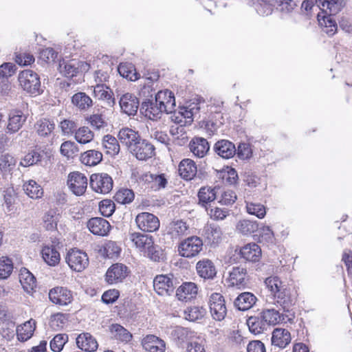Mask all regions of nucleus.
Here are the masks:
<instances>
[{
    "instance_id": "obj_64",
    "label": "nucleus",
    "mask_w": 352,
    "mask_h": 352,
    "mask_svg": "<svg viewBox=\"0 0 352 352\" xmlns=\"http://www.w3.org/2000/svg\"><path fill=\"white\" fill-rule=\"evenodd\" d=\"M99 210L104 217H110L115 211V204L110 199H104L99 204Z\"/></svg>"
},
{
    "instance_id": "obj_42",
    "label": "nucleus",
    "mask_w": 352,
    "mask_h": 352,
    "mask_svg": "<svg viewBox=\"0 0 352 352\" xmlns=\"http://www.w3.org/2000/svg\"><path fill=\"white\" fill-rule=\"evenodd\" d=\"M247 324L250 331L256 335L263 333L267 329L266 323L260 314L249 317L247 320Z\"/></svg>"
},
{
    "instance_id": "obj_62",
    "label": "nucleus",
    "mask_w": 352,
    "mask_h": 352,
    "mask_svg": "<svg viewBox=\"0 0 352 352\" xmlns=\"http://www.w3.org/2000/svg\"><path fill=\"white\" fill-rule=\"evenodd\" d=\"M13 270V263L10 258L2 257L0 258V278L6 279L11 274Z\"/></svg>"
},
{
    "instance_id": "obj_44",
    "label": "nucleus",
    "mask_w": 352,
    "mask_h": 352,
    "mask_svg": "<svg viewBox=\"0 0 352 352\" xmlns=\"http://www.w3.org/2000/svg\"><path fill=\"white\" fill-rule=\"evenodd\" d=\"M102 160V153L96 150H89L82 153L80 156L81 162L89 166L97 165Z\"/></svg>"
},
{
    "instance_id": "obj_16",
    "label": "nucleus",
    "mask_w": 352,
    "mask_h": 352,
    "mask_svg": "<svg viewBox=\"0 0 352 352\" xmlns=\"http://www.w3.org/2000/svg\"><path fill=\"white\" fill-rule=\"evenodd\" d=\"M49 298L53 303L64 306L69 304L73 297L72 292L67 288L57 287L50 291Z\"/></svg>"
},
{
    "instance_id": "obj_48",
    "label": "nucleus",
    "mask_w": 352,
    "mask_h": 352,
    "mask_svg": "<svg viewBox=\"0 0 352 352\" xmlns=\"http://www.w3.org/2000/svg\"><path fill=\"white\" fill-rule=\"evenodd\" d=\"M118 71L123 78L135 81L140 78V74L136 72L134 66L131 63H120Z\"/></svg>"
},
{
    "instance_id": "obj_21",
    "label": "nucleus",
    "mask_w": 352,
    "mask_h": 352,
    "mask_svg": "<svg viewBox=\"0 0 352 352\" xmlns=\"http://www.w3.org/2000/svg\"><path fill=\"white\" fill-rule=\"evenodd\" d=\"M141 111L145 117L152 120H157L160 119L162 116L166 113L163 111V108L159 105V103L155 100H147L142 102Z\"/></svg>"
},
{
    "instance_id": "obj_31",
    "label": "nucleus",
    "mask_w": 352,
    "mask_h": 352,
    "mask_svg": "<svg viewBox=\"0 0 352 352\" xmlns=\"http://www.w3.org/2000/svg\"><path fill=\"white\" fill-rule=\"evenodd\" d=\"M197 294V287L192 282H186L180 285L176 291V296L179 300H189Z\"/></svg>"
},
{
    "instance_id": "obj_29",
    "label": "nucleus",
    "mask_w": 352,
    "mask_h": 352,
    "mask_svg": "<svg viewBox=\"0 0 352 352\" xmlns=\"http://www.w3.org/2000/svg\"><path fill=\"white\" fill-rule=\"evenodd\" d=\"M90 186L95 192L107 194L113 188L112 177H90Z\"/></svg>"
},
{
    "instance_id": "obj_56",
    "label": "nucleus",
    "mask_w": 352,
    "mask_h": 352,
    "mask_svg": "<svg viewBox=\"0 0 352 352\" xmlns=\"http://www.w3.org/2000/svg\"><path fill=\"white\" fill-rule=\"evenodd\" d=\"M199 204L206 207L208 203L214 201L216 198L214 189L202 187L198 192Z\"/></svg>"
},
{
    "instance_id": "obj_39",
    "label": "nucleus",
    "mask_w": 352,
    "mask_h": 352,
    "mask_svg": "<svg viewBox=\"0 0 352 352\" xmlns=\"http://www.w3.org/2000/svg\"><path fill=\"white\" fill-rule=\"evenodd\" d=\"M67 185L74 195H82L87 187V177H69Z\"/></svg>"
},
{
    "instance_id": "obj_14",
    "label": "nucleus",
    "mask_w": 352,
    "mask_h": 352,
    "mask_svg": "<svg viewBox=\"0 0 352 352\" xmlns=\"http://www.w3.org/2000/svg\"><path fill=\"white\" fill-rule=\"evenodd\" d=\"M119 104L123 113L128 116H134L138 111L140 102L135 96L126 93L120 98Z\"/></svg>"
},
{
    "instance_id": "obj_8",
    "label": "nucleus",
    "mask_w": 352,
    "mask_h": 352,
    "mask_svg": "<svg viewBox=\"0 0 352 352\" xmlns=\"http://www.w3.org/2000/svg\"><path fill=\"white\" fill-rule=\"evenodd\" d=\"M153 288L160 296H170L175 290L173 276L172 274L157 275L153 280Z\"/></svg>"
},
{
    "instance_id": "obj_2",
    "label": "nucleus",
    "mask_w": 352,
    "mask_h": 352,
    "mask_svg": "<svg viewBox=\"0 0 352 352\" xmlns=\"http://www.w3.org/2000/svg\"><path fill=\"white\" fill-rule=\"evenodd\" d=\"M204 105V100L196 98L180 108L177 112H174L170 116L171 121L183 127L186 124H190L193 119L199 113L201 109Z\"/></svg>"
},
{
    "instance_id": "obj_15",
    "label": "nucleus",
    "mask_w": 352,
    "mask_h": 352,
    "mask_svg": "<svg viewBox=\"0 0 352 352\" xmlns=\"http://www.w3.org/2000/svg\"><path fill=\"white\" fill-rule=\"evenodd\" d=\"M319 8L326 14L336 15L346 5V0H316Z\"/></svg>"
},
{
    "instance_id": "obj_41",
    "label": "nucleus",
    "mask_w": 352,
    "mask_h": 352,
    "mask_svg": "<svg viewBox=\"0 0 352 352\" xmlns=\"http://www.w3.org/2000/svg\"><path fill=\"white\" fill-rule=\"evenodd\" d=\"M148 191H157L164 188L167 185L166 177H139Z\"/></svg>"
},
{
    "instance_id": "obj_1",
    "label": "nucleus",
    "mask_w": 352,
    "mask_h": 352,
    "mask_svg": "<svg viewBox=\"0 0 352 352\" xmlns=\"http://www.w3.org/2000/svg\"><path fill=\"white\" fill-rule=\"evenodd\" d=\"M265 284L276 299V302L280 305L284 310H289L292 305L289 292L287 287L278 276H270L265 279Z\"/></svg>"
},
{
    "instance_id": "obj_18",
    "label": "nucleus",
    "mask_w": 352,
    "mask_h": 352,
    "mask_svg": "<svg viewBox=\"0 0 352 352\" xmlns=\"http://www.w3.org/2000/svg\"><path fill=\"white\" fill-rule=\"evenodd\" d=\"M227 280L232 286H236L239 288L244 287L248 281L246 269L240 266L233 267L229 272Z\"/></svg>"
},
{
    "instance_id": "obj_17",
    "label": "nucleus",
    "mask_w": 352,
    "mask_h": 352,
    "mask_svg": "<svg viewBox=\"0 0 352 352\" xmlns=\"http://www.w3.org/2000/svg\"><path fill=\"white\" fill-rule=\"evenodd\" d=\"M118 138L129 151L142 139L138 131L129 127L121 129L118 132Z\"/></svg>"
},
{
    "instance_id": "obj_54",
    "label": "nucleus",
    "mask_w": 352,
    "mask_h": 352,
    "mask_svg": "<svg viewBox=\"0 0 352 352\" xmlns=\"http://www.w3.org/2000/svg\"><path fill=\"white\" fill-rule=\"evenodd\" d=\"M143 254L155 262H160L165 258L164 251L159 246L154 245V242L143 252Z\"/></svg>"
},
{
    "instance_id": "obj_50",
    "label": "nucleus",
    "mask_w": 352,
    "mask_h": 352,
    "mask_svg": "<svg viewBox=\"0 0 352 352\" xmlns=\"http://www.w3.org/2000/svg\"><path fill=\"white\" fill-rule=\"evenodd\" d=\"M169 233L173 237L179 238L188 233V226L182 220L173 221L169 226Z\"/></svg>"
},
{
    "instance_id": "obj_35",
    "label": "nucleus",
    "mask_w": 352,
    "mask_h": 352,
    "mask_svg": "<svg viewBox=\"0 0 352 352\" xmlns=\"http://www.w3.org/2000/svg\"><path fill=\"white\" fill-rule=\"evenodd\" d=\"M240 254L246 261L256 262L261 256V250L260 247L254 243H248L241 249Z\"/></svg>"
},
{
    "instance_id": "obj_53",
    "label": "nucleus",
    "mask_w": 352,
    "mask_h": 352,
    "mask_svg": "<svg viewBox=\"0 0 352 352\" xmlns=\"http://www.w3.org/2000/svg\"><path fill=\"white\" fill-rule=\"evenodd\" d=\"M245 208L248 214L258 219L264 218L266 214V208L260 203L245 201Z\"/></svg>"
},
{
    "instance_id": "obj_6",
    "label": "nucleus",
    "mask_w": 352,
    "mask_h": 352,
    "mask_svg": "<svg viewBox=\"0 0 352 352\" xmlns=\"http://www.w3.org/2000/svg\"><path fill=\"white\" fill-rule=\"evenodd\" d=\"M210 312L213 319L223 320L227 314V307L224 297L219 293H212L208 301Z\"/></svg>"
},
{
    "instance_id": "obj_63",
    "label": "nucleus",
    "mask_w": 352,
    "mask_h": 352,
    "mask_svg": "<svg viewBox=\"0 0 352 352\" xmlns=\"http://www.w3.org/2000/svg\"><path fill=\"white\" fill-rule=\"evenodd\" d=\"M68 337L65 334H58L50 342V348L54 352H60L65 343L67 342Z\"/></svg>"
},
{
    "instance_id": "obj_33",
    "label": "nucleus",
    "mask_w": 352,
    "mask_h": 352,
    "mask_svg": "<svg viewBox=\"0 0 352 352\" xmlns=\"http://www.w3.org/2000/svg\"><path fill=\"white\" fill-rule=\"evenodd\" d=\"M36 329V322L33 319L16 327V336L20 342H25L33 336Z\"/></svg>"
},
{
    "instance_id": "obj_61",
    "label": "nucleus",
    "mask_w": 352,
    "mask_h": 352,
    "mask_svg": "<svg viewBox=\"0 0 352 352\" xmlns=\"http://www.w3.org/2000/svg\"><path fill=\"white\" fill-rule=\"evenodd\" d=\"M134 199L133 190L128 188L119 190L114 195V199L119 204H126L131 203Z\"/></svg>"
},
{
    "instance_id": "obj_23",
    "label": "nucleus",
    "mask_w": 352,
    "mask_h": 352,
    "mask_svg": "<svg viewBox=\"0 0 352 352\" xmlns=\"http://www.w3.org/2000/svg\"><path fill=\"white\" fill-rule=\"evenodd\" d=\"M155 101L159 103L166 113H171L175 106L174 94L168 89L158 91L155 95Z\"/></svg>"
},
{
    "instance_id": "obj_26",
    "label": "nucleus",
    "mask_w": 352,
    "mask_h": 352,
    "mask_svg": "<svg viewBox=\"0 0 352 352\" xmlns=\"http://www.w3.org/2000/svg\"><path fill=\"white\" fill-rule=\"evenodd\" d=\"M143 348L149 352H164L166 349L165 342L154 335H147L142 341Z\"/></svg>"
},
{
    "instance_id": "obj_12",
    "label": "nucleus",
    "mask_w": 352,
    "mask_h": 352,
    "mask_svg": "<svg viewBox=\"0 0 352 352\" xmlns=\"http://www.w3.org/2000/svg\"><path fill=\"white\" fill-rule=\"evenodd\" d=\"M222 235L221 228L214 223H208L203 229L202 236L206 243L210 247L217 246L222 240Z\"/></svg>"
},
{
    "instance_id": "obj_43",
    "label": "nucleus",
    "mask_w": 352,
    "mask_h": 352,
    "mask_svg": "<svg viewBox=\"0 0 352 352\" xmlns=\"http://www.w3.org/2000/svg\"><path fill=\"white\" fill-rule=\"evenodd\" d=\"M110 331L114 338L121 342L128 343L132 338V334L124 327L118 324H113L110 327Z\"/></svg>"
},
{
    "instance_id": "obj_58",
    "label": "nucleus",
    "mask_w": 352,
    "mask_h": 352,
    "mask_svg": "<svg viewBox=\"0 0 352 352\" xmlns=\"http://www.w3.org/2000/svg\"><path fill=\"white\" fill-rule=\"evenodd\" d=\"M60 151L63 156L74 158L78 155L79 149L75 142L68 140L62 143Z\"/></svg>"
},
{
    "instance_id": "obj_25",
    "label": "nucleus",
    "mask_w": 352,
    "mask_h": 352,
    "mask_svg": "<svg viewBox=\"0 0 352 352\" xmlns=\"http://www.w3.org/2000/svg\"><path fill=\"white\" fill-rule=\"evenodd\" d=\"M93 93L95 98L104 101L108 106L113 107L115 104L113 94L109 87L104 84H96L94 87Z\"/></svg>"
},
{
    "instance_id": "obj_60",
    "label": "nucleus",
    "mask_w": 352,
    "mask_h": 352,
    "mask_svg": "<svg viewBox=\"0 0 352 352\" xmlns=\"http://www.w3.org/2000/svg\"><path fill=\"white\" fill-rule=\"evenodd\" d=\"M58 214L53 210H50L43 216V226L47 230H54L57 227L58 221Z\"/></svg>"
},
{
    "instance_id": "obj_9",
    "label": "nucleus",
    "mask_w": 352,
    "mask_h": 352,
    "mask_svg": "<svg viewBox=\"0 0 352 352\" xmlns=\"http://www.w3.org/2000/svg\"><path fill=\"white\" fill-rule=\"evenodd\" d=\"M135 222L138 227L144 232H152L160 227L159 219L153 214L142 212L137 215Z\"/></svg>"
},
{
    "instance_id": "obj_47",
    "label": "nucleus",
    "mask_w": 352,
    "mask_h": 352,
    "mask_svg": "<svg viewBox=\"0 0 352 352\" xmlns=\"http://www.w3.org/2000/svg\"><path fill=\"white\" fill-rule=\"evenodd\" d=\"M102 146L107 154L114 156L120 151V144L118 140L111 135H107L103 138Z\"/></svg>"
},
{
    "instance_id": "obj_11",
    "label": "nucleus",
    "mask_w": 352,
    "mask_h": 352,
    "mask_svg": "<svg viewBox=\"0 0 352 352\" xmlns=\"http://www.w3.org/2000/svg\"><path fill=\"white\" fill-rule=\"evenodd\" d=\"M129 152L138 160H146L155 155V146L146 140L141 139Z\"/></svg>"
},
{
    "instance_id": "obj_46",
    "label": "nucleus",
    "mask_w": 352,
    "mask_h": 352,
    "mask_svg": "<svg viewBox=\"0 0 352 352\" xmlns=\"http://www.w3.org/2000/svg\"><path fill=\"white\" fill-rule=\"evenodd\" d=\"M178 171L179 176H196L197 169L195 162L187 158L180 162Z\"/></svg>"
},
{
    "instance_id": "obj_55",
    "label": "nucleus",
    "mask_w": 352,
    "mask_h": 352,
    "mask_svg": "<svg viewBox=\"0 0 352 352\" xmlns=\"http://www.w3.org/2000/svg\"><path fill=\"white\" fill-rule=\"evenodd\" d=\"M94 133L87 126L80 127L75 131V140L80 144L89 143L94 139Z\"/></svg>"
},
{
    "instance_id": "obj_19",
    "label": "nucleus",
    "mask_w": 352,
    "mask_h": 352,
    "mask_svg": "<svg viewBox=\"0 0 352 352\" xmlns=\"http://www.w3.org/2000/svg\"><path fill=\"white\" fill-rule=\"evenodd\" d=\"M197 274L204 280H212L217 275V269L213 262L208 258L199 261L196 264Z\"/></svg>"
},
{
    "instance_id": "obj_45",
    "label": "nucleus",
    "mask_w": 352,
    "mask_h": 352,
    "mask_svg": "<svg viewBox=\"0 0 352 352\" xmlns=\"http://www.w3.org/2000/svg\"><path fill=\"white\" fill-rule=\"evenodd\" d=\"M44 155V151L41 150L40 148L33 150L24 156L21 160L20 164L25 167L32 166L41 162L43 160Z\"/></svg>"
},
{
    "instance_id": "obj_5",
    "label": "nucleus",
    "mask_w": 352,
    "mask_h": 352,
    "mask_svg": "<svg viewBox=\"0 0 352 352\" xmlns=\"http://www.w3.org/2000/svg\"><path fill=\"white\" fill-rule=\"evenodd\" d=\"M203 240L197 236H189L183 240L178 246L179 254L185 258L197 256L203 249Z\"/></svg>"
},
{
    "instance_id": "obj_30",
    "label": "nucleus",
    "mask_w": 352,
    "mask_h": 352,
    "mask_svg": "<svg viewBox=\"0 0 352 352\" xmlns=\"http://www.w3.org/2000/svg\"><path fill=\"white\" fill-rule=\"evenodd\" d=\"M291 342V335L288 330L277 328L272 332V344L280 349L285 348Z\"/></svg>"
},
{
    "instance_id": "obj_34",
    "label": "nucleus",
    "mask_w": 352,
    "mask_h": 352,
    "mask_svg": "<svg viewBox=\"0 0 352 352\" xmlns=\"http://www.w3.org/2000/svg\"><path fill=\"white\" fill-rule=\"evenodd\" d=\"M257 300L256 297L250 292H243L235 299L234 306L241 311H246L252 308Z\"/></svg>"
},
{
    "instance_id": "obj_37",
    "label": "nucleus",
    "mask_w": 352,
    "mask_h": 352,
    "mask_svg": "<svg viewBox=\"0 0 352 352\" xmlns=\"http://www.w3.org/2000/svg\"><path fill=\"white\" fill-rule=\"evenodd\" d=\"M19 280L23 289L28 293H30L36 287V278L26 268H22L20 270Z\"/></svg>"
},
{
    "instance_id": "obj_32",
    "label": "nucleus",
    "mask_w": 352,
    "mask_h": 352,
    "mask_svg": "<svg viewBox=\"0 0 352 352\" xmlns=\"http://www.w3.org/2000/svg\"><path fill=\"white\" fill-rule=\"evenodd\" d=\"M332 16L323 12L318 14L317 16L319 25L322 28V30L329 36L334 35L338 30V25L332 18Z\"/></svg>"
},
{
    "instance_id": "obj_20",
    "label": "nucleus",
    "mask_w": 352,
    "mask_h": 352,
    "mask_svg": "<svg viewBox=\"0 0 352 352\" xmlns=\"http://www.w3.org/2000/svg\"><path fill=\"white\" fill-rule=\"evenodd\" d=\"M87 228L95 235L106 236L111 230V225L103 218L95 217L88 221Z\"/></svg>"
},
{
    "instance_id": "obj_3",
    "label": "nucleus",
    "mask_w": 352,
    "mask_h": 352,
    "mask_svg": "<svg viewBox=\"0 0 352 352\" xmlns=\"http://www.w3.org/2000/svg\"><path fill=\"white\" fill-rule=\"evenodd\" d=\"M294 0H257L256 12L263 16L272 13L274 7L283 14H290L297 7Z\"/></svg>"
},
{
    "instance_id": "obj_59",
    "label": "nucleus",
    "mask_w": 352,
    "mask_h": 352,
    "mask_svg": "<svg viewBox=\"0 0 352 352\" xmlns=\"http://www.w3.org/2000/svg\"><path fill=\"white\" fill-rule=\"evenodd\" d=\"M206 314V309L200 307H190L184 311V318L189 321L201 319Z\"/></svg>"
},
{
    "instance_id": "obj_52",
    "label": "nucleus",
    "mask_w": 352,
    "mask_h": 352,
    "mask_svg": "<svg viewBox=\"0 0 352 352\" xmlns=\"http://www.w3.org/2000/svg\"><path fill=\"white\" fill-rule=\"evenodd\" d=\"M236 230L244 235H248L258 230V224L256 221L243 219L239 221Z\"/></svg>"
},
{
    "instance_id": "obj_36",
    "label": "nucleus",
    "mask_w": 352,
    "mask_h": 352,
    "mask_svg": "<svg viewBox=\"0 0 352 352\" xmlns=\"http://www.w3.org/2000/svg\"><path fill=\"white\" fill-rule=\"evenodd\" d=\"M130 239L141 252H144L153 242L152 236L140 232L130 234Z\"/></svg>"
},
{
    "instance_id": "obj_4",
    "label": "nucleus",
    "mask_w": 352,
    "mask_h": 352,
    "mask_svg": "<svg viewBox=\"0 0 352 352\" xmlns=\"http://www.w3.org/2000/svg\"><path fill=\"white\" fill-rule=\"evenodd\" d=\"M18 80L21 87L29 94L37 95L41 92V81L38 75L30 69L19 73Z\"/></svg>"
},
{
    "instance_id": "obj_24",
    "label": "nucleus",
    "mask_w": 352,
    "mask_h": 352,
    "mask_svg": "<svg viewBox=\"0 0 352 352\" xmlns=\"http://www.w3.org/2000/svg\"><path fill=\"white\" fill-rule=\"evenodd\" d=\"M83 63L78 60L72 59L65 61L62 60L59 63L60 72L67 78L75 76L81 71Z\"/></svg>"
},
{
    "instance_id": "obj_51",
    "label": "nucleus",
    "mask_w": 352,
    "mask_h": 352,
    "mask_svg": "<svg viewBox=\"0 0 352 352\" xmlns=\"http://www.w3.org/2000/svg\"><path fill=\"white\" fill-rule=\"evenodd\" d=\"M55 124L47 119H41L35 124V129L38 135L46 137L54 129Z\"/></svg>"
},
{
    "instance_id": "obj_38",
    "label": "nucleus",
    "mask_w": 352,
    "mask_h": 352,
    "mask_svg": "<svg viewBox=\"0 0 352 352\" xmlns=\"http://www.w3.org/2000/svg\"><path fill=\"white\" fill-rule=\"evenodd\" d=\"M42 258L50 266H56L60 260L59 252L53 245L44 246L41 250Z\"/></svg>"
},
{
    "instance_id": "obj_27",
    "label": "nucleus",
    "mask_w": 352,
    "mask_h": 352,
    "mask_svg": "<svg viewBox=\"0 0 352 352\" xmlns=\"http://www.w3.org/2000/svg\"><path fill=\"white\" fill-rule=\"evenodd\" d=\"M190 151L197 157H204L209 151L210 145L206 139L195 137L189 144Z\"/></svg>"
},
{
    "instance_id": "obj_13",
    "label": "nucleus",
    "mask_w": 352,
    "mask_h": 352,
    "mask_svg": "<svg viewBox=\"0 0 352 352\" xmlns=\"http://www.w3.org/2000/svg\"><path fill=\"white\" fill-rule=\"evenodd\" d=\"M27 120V116L19 109L11 110L8 116L6 126L7 133H14L19 131Z\"/></svg>"
},
{
    "instance_id": "obj_28",
    "label": "nucleus",
    "mask_w": 352,
    "mask_h": 352,
    "mask_svg": "<svg viewBox=\"0 0 352 352\" xmlns=\"http://www.w3.org/2000/svg\"><path fill=\"white\" fill-rule=\"evenodd\" d=\"M77 346L82 351L93 352L97 350L98 344L96 338L89 333H82L76 338Z\"/></svg>"
},
{
    "instance_id": "obj_7",
    "label": "nucleus",
    "mask_w": 352,
    "mask_h": 352,
    "mask_svg": "<svg viewBox=\"0 0 352 352\" xmlns=\"http://www.w3.org/2000/svg\"><path fill=\"white\" fill-rule=\"evenodd\" d=\"M65 260L69 267L76 272H82L89 265L87 254L77 249L69 250Z\"/></svg>"
},
{
    "instance_id": "obj_40",
    "label": "nucleus",
    "mask_w": 352,
    "mask_h": 352,
    "mask_svg": "<svg viewBox=\"0 0 352 352\" xmlns=\"http://www.w3.org/2000/svg\"><path fill=\"white\" fill-rule=\"evenodd\" d=\"M72 103L80 111H86L93 105V100L86 93L80 91L73 95Z\"/></svg>"
},
{
    "instance_id": "obj_10",
    "label": "nucleus",
    "mask_w": 352,
    "mask_h": 352,
    "mask_svg": "<svg viewBox=\"0 0 352 352\" xmlns=\"http://www.w3.org/2000/svg\"><path fill=\"white\" fill-rule=\"evenodd\" d=\"M129 268L122 263L112 265L107 271L105 280L109 284L122 282L129 274Z\"/></svg>"
},
{
    "instance_id": "obj_57",
    "label": "nucleus",
    "mask_w": 352,
    "mask_h": 352,
    "mask_svg": "<svg viewBox=\"0 0 352 352\" xmlns=\"http://www.w3.org/2000/svg\"><path fill=\"white\" fill-rule=\"evenodd\" d=\"M267 327L274 325L280 321V316L278 311L274 309H269L260 313Z\"/></svg>"
},
{
    "instance_id": "obj_49",
    "label": "nucleus",
    "mask_w": 352,
    "mask_h": 352,
    "mask_svg": "<svg viewBox=\"0 0 352 352\" xmlns=\"http://www.w3.org/2000/svg\"><path fill=\"white\" fill-rule=\"evenodd\" d=\"M23 190L32 199L41 198L43 194V188L35 181L30 179L23 184Z\"/></svg>"
},
{
    "instance_id": "obj_22",
    "label": "nucleus",
    "mask_w": 352,
    "mask_h": 352,
    "mask_svg": "<svg viewBox=\"0 0 352 352\" xmlns=\"http://www.w3.org/2000/svg\"><path fill=\"white\" fill-rule=\"evenodd\" d=\"M213 150L217 155L223 159H230L236 155L235 145L228 140L217 141L213 147Z\"/></svg>"
}]
</instances>
